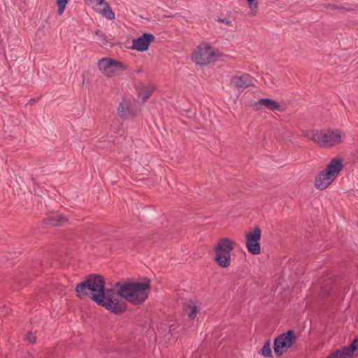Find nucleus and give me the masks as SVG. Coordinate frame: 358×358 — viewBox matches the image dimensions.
<instances>
[{"instance_id": "nucleus-28", "label": "nucleus", "mask_w": 358, "mask_h": 358, "mask_svg": "<svg viewBox=\"0 0 358 358\" xmlns=\"http://www.w3.org/2000/svg\"><path fill=\"white\" fill-rule=\"evenodd\" d=\"M322 292H325V293H326V294L327 295V294H329V289H326L325 287H323V288H322Z\"/></svg>"}, {"instance_id": "nucleus-17", "label": "nucleus", "mask_w": 358, "mask_h": 358, "mask_svg": "<svg viewBox=\"0 0 358 358\" xmlns=\"http://www.w3.org/2000/svg\"><path fill=\"white\" fill-rule=\"evenodd\" d=\"M95 34L99 37V41L101 46L104 48L111 47L112 42L108 39L107 36L99 30L95 31Z\"/></svg>"}, {"instance_id": "nucleus-13", "label": "nucleus", "mask_w": 358, "mask_h": 358, "mask_svg": "<svg viewBox=\"0 0 358 358\" xmlns=\"http://www.w3.org/2000/svg\"><path fill=\"white\" fill-rule=\"evenodd\" d=\"M199 311V309L196 302L190 301L185 305V312L191 319H194Z\"/></svg>"}, {"instance_id": "nucleus-29", "label": "nucleus", "mask_w": 358, "mask_h": 358, "mask_svg": "<svg viewBox=\"0 0 358 358\" xmlns=\"http://www.w3.org/2000/svg\"><path fill=\"white\" fill-rule=\"evenodd\" d=\"M25 358H31V356L30 355H28L25 357Z\"/></svg>"}, {"instance_id": "nucleus-8", "label": "nucleus", "mask_w": 358, "mask_h": 358, "mask_svg": "<svg viewBox=\"0 0 358 358\" xmlns=\"http://www.w3.org/2000/svg\"><path fill=\"white\" fill-rule=\"evenodd\" d=\"M154 39L155 36L152 34L145 33L139 38L133 40L132 48L139 52L145 51Z\"/></svg>"}, {"instance_id": "nucleus-2", "label": "nucleus", "mask_w": 358, "mask_h": 358, "mask_svg": "<svg viewBox=\"0 0 358 358\" xmlns=\"http://www.w3.org/2000/svg\"><path fill=\"white\" fill-rule=\"evenodd\" d=\"M343 159L334 157L315 180V187L320 190L325 189L337 178L343 167Z\"/></svg>"}, {"instance_id": "nucleus-15", "label": "nucleus", "mask_w": 358, "mask_h": 358, "mask_svg": "<svg viewBox=\"0 0 358 358\" xmlns=\"http://www.w3.org/2000/svg\"><path fill=\"white\" fill-rule=\"evenodd\" d=\"M67 222V219L62 215H53L48 220V224L52 226H61Z\"/></svg>"}, {"instance_id": "nucleus-10", "label": "nucleus", "mask_w": 358, "mask_h": 358, "mask_svg": "<svg viewBox=\"0 0 358 358\" xmlns=\"http://www.w3.org/2000/svg\"><path fill=\"white\" fill-rule=\"evenodd\" d=\"M231 83L237 88H246L253 85L251 76L246 73L232 77Z\"/></svg>"}, {"instance_id": "nucleus-1", "label": "nucleus", "mask_w": 358, "mask_h": 358, "mask_svg": "<svg viewBox=\"0 0 358 358\" xmlns=\"http://www.w3.org/2000/svg\"><path fill=\"white\" fill-rule=\"evenodd\" d=\"M115 291L113 289H105L103 278L99 275H90L85 281L79 283L76 292L77 296L81 298L87 296L90 291V298L98 305L106 308L115 314H120L126 310V305L119 300L117 296L124 298L134 305L143 303L150 293V280L145 279L143 282H125Z\"/></svg>"}, {"instance_id": "nucleus-12", "label": "nucleus", "mask_w": 358, "mask_h": 358, "mask_svg": "<svg viewBox=\"0 0 358 358\" xmlns=\"http://www.w3.org/2000/svg\"><path fill=\"white\" fill-rule=\"evenodd\" d=\"M153 92V88L150 86L141 85L138 87V100L143 104L146 100L150 96Z\"/></svg>"}, {"instance_id": "nucleus-26", "label": "nucleus", "mask_w": 358, "mask_h": 358, "mask_svg": "<svg viewBox=\"0 0 358 358\" xmlns=\"http://www.w3.org/2000/svg\"><path fill=\"white\" fill-rule=\"evenodd\" d=\"M327 7H328V8H331V9H336V8H338V6H336V5H334V4H329V5L327 6Z\"/></svg>"}, {"instance_id": "nucleus-6", "label": "nucleus", "mask_w": 358, "mask_h": 358, "mask_svg": "<svg viewBox=\"0 0 358 358\" xmlns=\"http://www.w3.org/2000/svg\"><path fill=\"white\" fill-rule=\"evenodd\" d=\"M98 67L100 71L107 77L114 76L125 70V66L122 62L108 57L99 59Z\"/></svg>"}, {"instance_id": "nucleus-3", "label": "nucleus", "mask_w": 358, "mask_h": 358, "mask_svg": "<svg viewBox=\"0 0 358 358\" xmlns=\"http://www.w3.org/2000/svg\"><path fill=\"white\" fill-rule=\"evenodd\" d=\"M320 148H329L342 142L343 134L339 129L313 130L305 135Z\"/></svg>"}, {"instance_id": "nucleus-19", "label": "nucleus", "mask_w": 358, "mask_h": 358, "mask_svg": "<svg viewBox=\"0 0 358 358\" xmlns=\"http://www.w3.org/2000/svg\"><path fill=\"white\" fill-rule=\"evenodd\" d=\"M102 15L108 20H112L115 19V13L113 12L108 3H106L104 8L101 11Z\"/></svg>"}, {"instance_id": "nucleus-5", "label": "nucleus", "mask_w": 358, "mask_h": 358, "mask_svg": "<svg viewBox=\"0 0 358 358\" xmlns=\"http://www.w3.org/2000/svg\"><path fill=\"white\" fill-rule=\"evenodd\" d=\"M296 338L294 330H289L278 336L274 340L273 349L277 356L286 352L296 341Z\"/></svg>"}, {"instance_id": "nucleus-9", "label": "nucleus", "mask_w": 358, "mask_h": 358, "mask_svg": "<svg viewBox=\"0 0 358 358\" xmlns=\"http://www.w3.org/2000/svg\"><path fill=\"white\" fill-rule=\"evenodd\" d=\"M117 113L123 119H129L136 115V110L133 107L130 101L124 99L117 108Z\"/></svg>"}, {"instance_id": "nucleus-4", "label": "nucleus", "mask_w": 358, "mask_h": 358, "mask_svg": "<svg viewBox=\"0 0 358 358\" xmlns=\"http://www.w3.org/2000/svg\"><path fill=\"white\" fill-rule=\"evenodd\" d=\"M236 243L228 238H222L218 240L214 246V260L221 267L227 268L231 264V252Z\"/></svg>"}, {"instance_id": "nucleus-11", "label": "nucleus", "mask_w": 358, "mask_h": 358, "mask_svg": "<svg viewBox=\"0 0 358 358\" xmlns=\"http://www.w3.org/2000/svg\"><path fill=\"white\" fill-rule=\"evenodd\" d=\"M255 106H263L268 110L273 111H282L281 106L275 101L270 99H261L257 102H255Z\"/></svg>"}, {"instance_id": "nucleus-16", "label": "nucleus", "mask_w": 358, "mask_h": 358, "mask_svg": "<svg viewBox=\"0 0 358 358\" xmlns=\"http://www.w3.org/2000/svg\"><path fill=\"white\" fill-rule=\"evenodd\" d=\"M259 241H245L248 250L252 255H258L260 253L261 247Z\"/></svg>"}, {"instance_id": "nucleus-14", "label": "nucleus", "mask_w": 358, "mask_h": 358, "mask_svg": "<svg viewBox=\"0 0 358 358\" xmlns=\"http://www.w3.org/2000/svg\"><path fill=\"white\" fill-rule=\"evenodd\" d=\"M358 340H354L349 346H345L340 350L343 353V357L351 358L353 356L355 350L357 348Z\"/></svg>"}, {"instance_id": "nucleus-21", "label": "nucleus", "mask_w": 358, "mask_h": 358, "mask_svg": "<svg viewBox=\"0 0 358 358\" xmlns=\"http://www.w3.org/2000/svg\"><path fill=\"white\" fill-rule=\"evenodd\" d=\"M56 1L58 6L57 13L61 15L63 14L69 0H56Z\"/></svg>"}, {"instance_id": "nucleus-23", "label": "nucleus", "mask_w": 358, "mask_h": 358, "mask_svg": "<svg viewBox=\"0 0 358 358\" xmlns=\"http://www.w3.org/2000/svg\"><path fill=\"white\" fill-rule=\"evenodd\" d=\"M343 353L340 351L339 349L334 351L333 353H331L327 358H345L343 357Z\"/></svg>"}, {"instance_id": "nucleus-25", "label": "nucleus", "mask_w": 358, "mask_h": 358, "mask_svg": "<svg viewBox=\"0 0 358 358\" xmlns=\"http://www.w3.org/2000/svg\"><path fill=\"white\" fill-rule=\"evenodd\" d=\"M219 22H222V23H224L227 25H229V26H232V22L231 20H229L228 18H222V17H218L217 20Z\"/></svg>"}, {"instance_id": "nucleus-18", "label": "nucleus", "mask_w": 358, "mask_h": 358, "mask_svg": "<svg viewBox=\"0 0 358 358\" xmlns=\"http://www.w3.org/2000/svg\"><path fill=\"white\" fill-rule=\"evenodd\" d=\"M261 229L257 227L252 231L246 234L245 241H259L261 239Z\"/></svg>"}, {"instance_id": "nucleus-24", "label": "nucleus", "mask_w": 358, "mask_h": 358, "mask_svg": "<svg viewBox=\"0 0 358 358\" xmlns=\"http://www.w3.org/2000/svg\"><path fill=\"white\" fill-rule=\"evenodd\" d=\"M25 340L27 341L29 343H35L36 341V338L35 336L32 334V333L31 332H29L26 337H25Z\"/></svg>"}, {"instance_id": "nucleus-27", "label": "nucleus", "mask_w": 358, "mask_h": 358, "mask_svg": "<svg viewBox=\"0 0 358 358\" xmlns=\"http://www.w3.org/2000/svg\"><path fill=\"white\" fill-rule=\"evenodd\" d=\"M169 333L170 334L173 330L176 329L173 325H169Z\"/></svg>"}, {"instance_id": "nucleus-22", "label": "nucleus", "mask_w": 358, "mask_h": 358, "mask_svg": "<svg viewBox=\"0 0 358 358\" xmlns=\"http://www.w3.org/2000/svg\"><path fill=\"white\" fill-rule=\"evenodd\" d=\"M248 5L251 9L250 14L255 15L257 12V0H247Z\"/></svg>"}, {"instance_id": "nucleus-7", "label": "nucleus", "mask_w": 358, "mask_h": 358, "mask_svg": "<svg viewBox=\"0 0 358 358\" xmlns=\"http://www.w3.org/2000/svg\"><path fill=\"white\" fill-rule=\"evenodd\" d=\"M215 53L210 46H199L192 55V60L199 65H206L214 61Z\"/></svg>"}, {"instance_id": "nucleus-20", "label": "nucleus", "mask_w": 358, "mask_h": 358, "mask_svg": "<svg viewBox=\"0 0 358 358\" xmlns=\"http://www.w3.org/2000/svg\"><path fill=\"white\" fill-rule=\"evenodd\" d=\"M262 355L266 357H272V351L271 348L270 341L268 340L264 345L262 349Z\"/></svg>"}]
</instances>
